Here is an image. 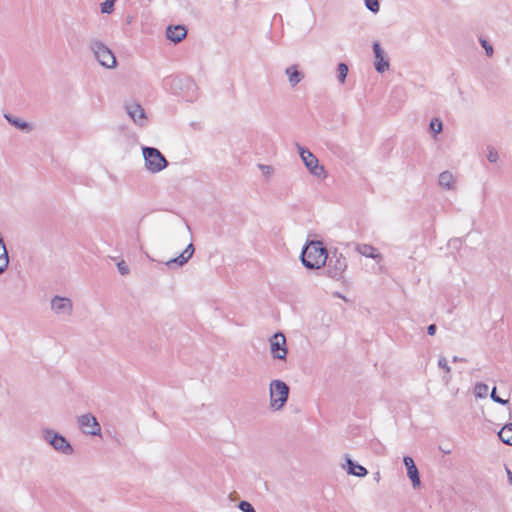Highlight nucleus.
<instances>
[{"label":"nucleus","instance_id":"1","mask_svg":"<svg viewBox=\"0 0 512 512\" xmlns=\"http://www.w3.org/2000/svg\"><path fill=\"white\" fill-rule=\"evenodd\" d=\"M328 259L327 249L320 241H310L302 250L301 261L308 269H320Z\"/></svg>","mask_w":512,"mask_h":512},{"label":"nucleus","instance_id":"2","mask_svg":"<svg viewBox=\"0 0 512 512\" xmlns=\"http://www.w3.org/2000/svg\"><path fill=\"white\" fill-rule=\"evenodd\" d=\"M89 48L92 51L97 62L106 69H114L117 66V60L112 50L102 41L92 39L89 42Z\"/></svg>","mask_w":512,"mask_h":512},{"label":"nucleus","instance_id":"3","mask_svg":"<svg viewBox=\"0 0 512 512\" xmlns=\"http://www.w3.org/2000/svg\"><path fill=\"white\" fill-rule=\"evenodd\" d=\"M289 396V386L282 380H272L269 385L270 408L277 411L282 409Z\"/></svg>","mask_w":512,"mask_h":512},{"label":"nucleus","instance_id":"4","mask_svg":"<svg viewBox=\"0 0 512 512\" xmlns=\"http://www.w3.org/2000/svg\"><path fill=\"white\" fill-rule=\"evenodd\" d=\"M145 168L151 173H158L168 166V161L163 154L154 147H143Z\"/></svg>","mask_w":512,"mask_h":512},{"label":"nucleus","instance_id":"5","mask_svg":"<svg viewBox=\"0 0 512 512\" xmlns=\"http://www.w3.org/2000/svg\"><path fill=\"white\" fill-rule=\"evenodd\" d=\"M297 150L302 162L308 171L317 178H326L327 173L323 165L319 163L318 158L307 148L296 144Z\"/></svg>","mask_w":512,"mask_h":512},{"label":"nucleus","instance_id":"6","mask_svg":"<svg viewBox=\"0 0 512 512\" xmlns=\"http://www.w3.org/2000/svg\"><path fill=\"white\" fill-rule=\"evenodd\" d=\"M43 439L49 443L54 450L64 455H71L73 453V447L68 440L58 432L52 429L42 430Z\"/></svg>","mask_w":512,"mask_h":512},{"label":"nucleus","instance_id":"7","mask_svg":"<svg viewBox=\"0 0 512 512\" xmlns=\"http://www.w3.org/2000/svg\"><path fill=\"white\" fill-rule=\"evenodd\" d=\"M50 308L58 318L66 319L73 313V302L68 297L56 295L50 300Z\"/></svg>","mask_w":512,"mask_h":512},{"label":"nucleus","instance_id":"8","mask_svg":"<svg viewBox=\"0 0 512 512\" xmlns=\"http://www.w3.org/2000/svg\"><path fill=\"white\" fill-rule=\"evenodd\" d=\"M347 269V260L342 254H333L327 259L326 274L330 278L340 279Z\"/></svg>","mask_w":512,"mask_h":512},{"label":"nucleus","instance_id":"9","mask_svg":"<svg viewBox=\"0 0 512 512\" xmlns=\"http://www.w3.org/2000/svg\"><path fill=\"white\" fill-rule=\"evenodd\" d=\"M270 354L273 359L286 360L288 349L286 346V337L283 333L277 332L269 339Z\"/></svg>","mask_w":512,"mask_h":512},{"label":"nucleus","instance_id":"10","mask_svg":"<svg viewBox=\"0 0 512 512\" xmlns=\"http://www.w3.org/2000/svg\"><path fill=\"white\" fill-rule=\"evenodd\" d=\"M77 424L82 433L89 436H100L101 426L94 415L86 413L77 417Z\"/></svg>","mask_w":512,"mask_h":512},{"label":"nucleus","instance_id":"11","mask_svg":"<svg viewBox=\"0 0 512 512\" xmlns=\"http://www.w3.org/2000/svg\"><path fill=\"white\" fill-rule=\"evenodd\" d=\"M126 111L133 122L140 126L144 127L147 124V116L145 110L142 106L136 102L128 103L125 105Z\"/></svg>","mask_w":512,"mask_h":512},{"label":"nucleus","instance_id":"12","mask_svg":"<svg viewBox=\"0 0 512 512\" xmlns=\"http://www.w3.org/2000/svg\"><path fill=\"white\" fill-rule=\"evenodd\" d=\"M403 462L407 469V476L411 480L413 487L414 488L419 487L421 484V481H420L419 472L414 463V460L410 456H405L403 458Z\"/></svg>","mask_w":512,"mask_h":512},{"label":"nucleus","instance_id":"13","mask_svg":"<svg viewBox=\"0 0 512 512\" xmlns=\"http://www.w3.org/2000/svg\"><path fill=\"white\" fill-rule=\"evenodd\" d=\"M373 52L375 56V69L379 73H383L389 68V62L385 59L384 51L381 49L380 44L375 42L373 44Z\"/></svg>","mask_w":512,"mask_h":512},{"label":"nucleus","instance_id":"14","mask_svg":"<svg viewBox=\"0 0 512 512\" xmlns=\"http://www.w3.org/2000/svg\"><path fill=\"white\" fill-rule=\"evenodd\" d=\"M194 252L195 249L193 244L189 243L178 257L168 260L165 265L167 267H172L173 264H176L177 266L182 267L189 261V259L192 258Z\"/></svg>","mask_w":512,"mask_h":512},{"label":"nucleus","instance_id":"15","mask_svg":"<svg viewBox=\"0 0 512 512\" xmlns=\"http://www.w3.org/2000/svg\"><path fill=\"white\" fill-rule=\"evenodd\" d=\"M194 252L195 249L193 244L189 243L178 257L168 260L165 265L167 267H172L173 264H176L177 266L182 267L189 261V259L192 258Z\"/></svg>","mask_w":512,"mask_h":512},{"label":"nucleus","instance_id":"16","mask_svg":"<svg viewBox=\"0 0 512 512\" xmlns=\"http://www.w3.org/2000/svg\"><path fill=\"white\" fill-rule=\"evenodd\" d=\"M187 35V30L183 25L168 26L166 29V37L174 42H181Z\"/></svg>","mask_w":512,"mask_h":512},{"label":"nucleus","instance_id":"17","mask_svg":"<svg viewBox=\"0 0 512 512\" xmlns=\"http://www.w3.org/2000/svg\"><path fill=\"white\" fill-rule=\"evenodd\" d=\"M289 84L292 88L298 85L304 78V74L298 70V65L294 64L285 69Z\"/></svg>","mask_w":512,"mask_h":512},{"label":"nucleus","instance_id":"18","mask_svg":"<svg viewBox=\"0 0 512 512\" xmlns=\"http://www.w3.org/2000/svg\"><path fill=\"white\" fill-rule=\"evenodd\" d=\"M355 250L362 256L368 258L377 260H380L382 258L381 254L377 251V249L370 244H357Z\"/></svg>","mask_w":512,"mask_h":512},{"label":"nucleus","instance_id":"19","mask_svg":"<svg viewBox=\"0 0 512 512\" xmlns=\"http://www.w3.org/2000/svg\"><path fill=\"white\" fill-rule=\"evenodd\" d=\"M438 182L446 190H455L456 188V179L450 171L440 173Z\"/></svg>","mask_w":512,"mask_h":512},{"label":"nucleus","instance_id":"20","mask_svg":"<svg viewBox=\"0 0 512 512\" xmlns=\"http://www.w3.org/2000/svg\"><path fill=\"white\" fill-rule=\"evenodd\" d=\"M347 463V473L357 476V477H364L367 475L368 471L365 467L359 464H355L353 460L349 457L346 458Z\"/></svg>","mask_w":512,"mask_h":512},{"label":"nucleus","instance_id":"21","mask_svg":"<svg viewBox=\"0 0 512 512\" xmlns=\"http://www.w3.org/2000/svg\"><path fill=\"white\" fill-rule=\"evenodd\" d=\"M4 118L13 126L16 128L25 131L30 132L32 131V125L26 121L21 120L20 118H16L10 114H4Z\"/></svg>","mask_w":512,"mask_h":512},{"label":"nucleus","instance_id":"22","mask_svg":"<svg viewBox=\"0 0 512 512\" xmlns=\"http://www.w3.org/2000/svg\"><path fill=\"white\" fill-rule=\"evenodd\" d=\"M498 437L504 444L512 446V423L504 425L498 432Z\"/></svg>","mask_w":512,"mask_h":512},{"label":"nucleus","instance_id":"23","mask_svg":"<svg viewBox=\"0 0 512 512\" xmlns=\"http://www.w3.org/2000/svg\"><path fill=\"white\" fill-rule=\"evenodd\" d=\"M9 264V258L6 246L3 240H0V274L5 271Z\"/></svg>","mask_w":512,"mask_h":512},{"label":"nucleus","instance_id":"24","mask_svg":"<svg viewBox=\"0 0 512 512\" xmlns=\"http://www.w3.org/2000/svg\"><path fill=\"white\" fill-rule=\"evenodd\" d=\"M473 392L476 398H485L488 394V385L478 382L475 384Z\"/></svg>","mask_w":512,"mask_h":512},{"label":"nucleus","instance_id":"25","mask_svg":"<svg viewBox=\"0 0 512 512\" xmlns=\"http://www.w3.org/2000/svg\"><path fill=\"white\" fill-rule=\"evenodd\" d=\"M348 66L345 64V63H339L338 66H337V72H338V75H337V78H338V81L343 84L345 83V80H346V77L348 75Z\"/></svg>","mask_w":512,"mask_h":512},{"label":"nucleus","instance_id":"26","mask_svg":"<svg viewBox=\"0 0 512 512\" xmlns=\"http://www.w3.org/2000/svg\"><path fill=\"white\" fill-rule=\"evenodd\" d=\"M487 159L489 162L491 163H496L499 159V155H498V152L495 148L493 147H488L487 148V155H486Z\"/></svg>","mask_w":512,"mask_h":512},{"label":"nucleus","instance_id":"27","mask_svg":"<svg viewBox=\"0 0 512 512\" xmlns=\"http://www.w3.org/2000/svg\"><path fill=\"white\" fill-rule=\"evenodd\" d=\"M258 168L262 171L263 176L267 179H269L274 173V168L270 165L258 164Z\"/></svg>","mask_w":512,"mask_h":512},{"label":"nucleus","instance_id":"28","mask_svg":"<svg viewBox=\"0 0 512 512\" xmlns=\"http://www.w3.org/2000/svg\"><path fill=\"white\" fill-rule=\"evenodd\" d=\"M114 3H115V0H105L101 4V12L107 13V14L111 13L113 10Z\"/></svg>","mask_w":512,"mask_h":512},{"label":"nucleus","instance_id":"29","mask_svg":"<svg viewBox=\"0 0 512 512\" xmlns=\"http://www.w3.org/2000/svg\"><path fill=\"white\" fill-rule=\"evenodd\" d=\"M442 128H443V125H442V122L437 119V118H434L431 120L430 122V129L435 132L436 134L440 133L442 131Z\"/></svg>","mask_w":512,"mask_h":512},{"label":"nucleus","instance_id":"30","mask_svg":"<svg viewBox=\"0 0 512 512\" xmlns=\"http://www.w3.org/2000/svg\"><path fill=\"white\" fill-rule=\"evenodd\" d=\"M365 5H366L367 9H369L372 12L379 11V1L378 0H365Z\"/></svg>","mask_w":512,"mask_h":512},{"label":"nucleus","instance_id":"31","mask_svg":"<svg viewBox=\"0 0 512 512\" xmlns=\"http://www.w3.org/2000/svg\"><path fill=\"white\" fill-rule=\"evenodd\" d=\"M238 507L242 512H256L253 506L247 501H241Z\"/></svg>","mask_w":512,"mask_h":512},{"label":"nucleus","instance_id":"32","mask_svg":"<svg viewBox=\"0 0 512 512\" xmlns=\"http://www.w3.org/2000/svg\"><path fill=\"white\" fill-rule=\"evenodd\" d=\"M490 397L496 403H499V404H502V405L508 404V400H504V399L500 398L499 396H497V394H496V387H494L492 389Z\"/></svg>","mask_w":512,"mask_h":512},{"label":"nucleus","instance_id":"33","mask_svg":"<svg viewBox=\"0 0 512 512\" xmlns=\"http://www.w3.org/2000/svg\"><path fill=\"white\" fill-rule=\"evenodd\" d=\"M438 366H439L440 368H442L443 370H445V372H446L447 374H449V373L451 372V368H450V366H448V364H447V360H446V358H445V357H443V356H441V357L439 358V360H438Z\"/></svg>","mask_w":512,"mask_h":512},{"label":"nucleus","instance_id":"34","mask_svg":"<svg viewBox=\"0 0 512 512\" xmlns=\"http://www.w3.org/2000/svg\"><path fill=\"white\" fill-rule=\"evenodd\" d=\"M117 268H118V271L121 275H128L130 270L127 266V264L124 262V261H120L118 264H117Z\"/></svg>","mask_w":512,"mask_h":512},{"label":"nucleus","instance_id":"35","mask_svg":"<svg viewBox=\"0 0 512 512\" xmlns=\"http://www.w3.org/2000/svg\"><path fill=\"white\" fill-rule=\"evenodd\" d=\"M482 47L485 49L486 55L491 57L493 54V47L485 40H480Z\"/></svg>","mask_w":512,"mask_h":512},{"label":"nucleus","instance_id":"36","mask_svg":"<svg viewBox=\"0 0 512 512\" xmlns=\"http://www.w3.org/2000/svg\"><path fill=\"white\" fill-rule=\"evenodd\" d=\"M437 327L435 324H431L427 327V333L433 336L436 333Z\"/></svg>","mask_w":512,"mask_h":512},{"label":"nucleus","instance_id":"37","mask_svg":"<svg viewBox=\"0 0 512 512\" xmlns=\"http://www.w3.org/2000/svg\"><path fill=\"white\" fill-rule=\"evenodd\" d=\"M452 360H453V362H458V361L464 362L465 361V359L459 358L458 356H454Z\"/></svg>","mask_w":512,"mask_h":512},{"label":"nucleus","instance_id":"38","mask_svg":"<svg viewBox=\"0 0 512 512\" xmlns=\"http://www.w3.org/2000/svg\"><path fill=\"white\" fill-rule=\"evenodd\" d=\"M507 474H508L510 483L512 484V472L510 470H507Z\"/></svg>","mask_w":512,"mask_h":512},{"label":"nucleus","instance_id":"39","mask_svg":"<svg viewBox=\"0 0 512 512\" xmlns=\"http://www.w3.org/2000/svg\"><path fill=\"white\" fill-rule=\"evenodd\" d=\"M444 381H445L446 384L449 383L450 377H444Z\"/></svg>","mask_w":512,"mask_h":512},{"label":"nucleus","instance_id":"40","mask_svg":"<svg viewBox=\"0 0 512 512\" xmlns=\"http://www.w3.org/2000/svg\"><path fill=\"white\" fill-rule=\"evenodd\" d=\"M0 240H3V238L0 236Z\"/></svg>","mask_w":512,"mask_h":512}]
</instances>
